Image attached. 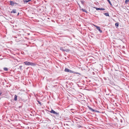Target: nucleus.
<instances>
[{
	"instance_id": "nucleus-8",
	"label": "nucleus",
	"mask_w": 129,
	"mask_h": 129,
	"mask_svg": "<svg viewBox=\"0 0 129 129\" xmlns=\"http://www.w3.org/2000/svg\"><path fill=\"white\" fill-rule=\"evenodd\" d=\"M96 9L97 10H105V9H104L103 8H96Z\"/></svg>"
},
{
	"instance_id": "nucleus-5",
	"label": "nucleus",
	"mask_w": 129,
	"mask_h": 129,
	"mask_svg": "<svg viewBox=\"0 0 129 129\" xmlns=\"http://www.w3.org/2000/svg\"><path fill=\"white\" fill-rule=\"evenodd\" d=\"M95 26L96 27V28L101 33L102 32V30H100V27L97 26Z\"/></svg>"
},
{
	"instance_id": "nucleus-2",
	"label": "nucleus",
	"mask_w": 129,
	"mask_h": 129,
	"mask_svg": "<svg viewBox=\"0 0 129 129\" xmlns=\"http://www.w3.org/2000/svg\"><path fill=\"white\" fill-rule=\"evenodd\" d=\"M64 71L66 72H69L70 73H76V72H74L73 71H71L70 70H69L67 68H66L65 69Z\"/></svg>"
},
{
	"instance_id": "nucleus-22",
	"label": "nucleus",
	"mask_w": 129,
	"mask_h": 129,
	"mask_svg": "<svg viewBox=\"0 0 129 129\" xmlns=\"http://www.w3.org/2000/svg\"><path fill=\"white\" fill-rule=\"evenodd\" d=\"M78 127H81V126H80V125H79L78 126Z\"/></svg>"
},
{
	"instance_id": "nucleus-11",
	"label": "nucleus",
	"mask_w": 129,
	"mask_h": 129,
	"mask_svg": "<svg viewBox=\"0 0 129 129\" xmlns=\"http://www.w3.org/2000/svg\"><path fill=\"white\" fill-rule=\"evenodd\" d=\"M104 14L107 16H109V13H105Z\"/></svg>"
},
{
	"instance_id": "nucleus-15",
	"label": "nucleus",
	"mask_w": 129,
	"mask_h": 129,
	"mask_svg": "<svg viewBox=\"0 0 129 129\" xmlns=\"http://www.w3.org/2000/svg\"><path fill=\"white\" fill-rule=\"evenodd\" d=\"M129 2V0H126L125 2V4H127V3Z\"/></svg>"
},
{
	"instance_id": "nucleus-20",
	"label": "nucleus",
	"mask_w": 129,
	"mask_h": 129,
	"mask_svg": "<svg viewBox=\"0 0 129 129\" xmlns=\"http://www.w3.org/2000/svg\"><path fill=\"white\" fill-rule=\"evenodd\" d=\"M38 102L40 104V105H41V103L39 101H38Z\"/></svg>"
},
{
	"instance_id": "nucleus-10",
	"label": "nucleus",
	"mask_w": 129,
	"mask_h": 129,
	"mask_svg": "<svg viewBox=\"0 0 129 129\" xmlns=\"http://www.w3.org/2000/svg\"><path fill=\"white\" fill-rule=\"evenodd\" d=\"M17 96L16 95H15V97L14 98V100L15 101H16L17 100Z\"/></svg>"
},
{
	"instance_id": "nucleus-6",
	"label": "nucleus",
	"mask_w": 129,
	"mask_h": 129,
	"mask_svg": "<svg viewBox=\"0 0 129 129\" xmlns=\"http://www.w3.org/2000/svg\"><path fill=\"white\" fill-rule=\"evenodd\" d=\"M10 5L11 6H13L14 5V4H18L16 3L15 2H14L13 1H10Z\"/></svg>"
},
{
	"instance_id": "nucleus-24",
	"label": "nucleus",
	"mask_w": 129,
	"mask_h": 129,
	"mask_svg": "<svg viewBox=\"0 0 129 129\" xmlns=\"http://www.w3.org/2000/svg\"><path fill=\"white\" fill-rule=\"evenodd\" d=\"M78 4L79 5V6L80 7V6L79 4Z\"/></svg>"
},
{
	"instance_id": "nucleus-3",
	"label": "nucleus",
	"mask_w": 129,
	"mask_h": 129,
	"mask_svg": "<svg viewBox=\"0 0 129 129\" xmlns=\"http://www.w3.org/2000/svg\"><path fill=\"white\" fill-rule=\"evenodd\" d=\"M50 112L51 113H53L55 114H56L57 116H59V113H58L55 112L52 109L51 110V111H50Z\"/></svg>"
},
{
	"instance_id": "nucleus-7",
	"label": "nucleus",
	"mask_w": 129,
	"mask_h": 129,
	"mask_svg": "<svg viewBox=\"0 0 129 129\" xmlns=\"http://www.w3.org/2000/svg\"><path fill=\"white\" fill-rule=\"evenodd\" d=\"M11 13H16V9H13L12 11H11Z\"/></svg>"
},
{
	"instance_id": "nucleus-9",
	"label": "nucleus",
	"mask_w": 129,
	"mask_h": 129,
	"mask_svg": "<svg viewBox=\"0 0 129 129\" xmlns=\"http://www.w3.org/2000/svg\"><path fill=\"white\" fill-rule=\"evenodd\" d=\"M31 1V0H24L23 2L24 3H27V2H29V1Z\"/></svg>"
},
{
	"instance_id": "nucleus-12",
	"label": "nucleus",
	"mask_w": 129,
	"mask_h": 129,
	"mask_svg": "<svg viewBox=\"0 0 129 129\" xmlns=\"http://www.w3.org/2000/svg\"><path fill=\"white\" fill-rule=\"evenodd\" d=\"M107 1L109 3V4L111 5V6H112V5L111 4V2H110V1L109 0H107Z\"/></svg>"
},
{
	"instance_id": "nucleus-19",
	"label": "nucleus",
	"mask_w": 129,
	"mask_h": 129,
	"mask_svg": "<svg viewBox=\"0 0 129 129\" xmlns=\"http://www.w3.org/2000/svg\"><path fill=\"white\" fill-rule=\"evenodd\" d=\"M81 4H84V1H81Z\"/></svg>"
},
{
	"instance_id": "nucleus-13",
	"label": "nucleus",
	"mask_w": 129,
	"mask_h": 129,
	"mask_svg": "<svg viewBox=\"0 0 129 129\" xmlns=\"http://www.w3.org/2000/svg\"><path fill=\"white\" fill-rule=\"evenodd\" d=\"M89 109H90L91 110L93 111H94V110H93V109H92V108H90V107H89Z\"/></svg>"
},
{
	"instance_id": "nucleus-16",
	"label": "nucleus",
	"mask_w": 129,
	"mask_h": 129,
	"mask_svg": "<svg viewBox=\"0 0 129 129\" xmlns=\"http://www.w3.org/2000/svg\"><path fill=\"white\" fill-rule=\"evenodd\" d=\"M119 25V24L118 23H116L115 24V25L116 26H118Z\"/></svg>"
},
{
	"instance_id": "nucleus-18",
	"label": "nucleus",
	"mask_w": 129,
	"mask_h": 129,
	"mask_svg": "<svg viewBox=\"0 0 129 129\" xmlns=\"http://www.w3.org/2000/svg\"><path fill=\"white\" fill-rule=\"evenodd\" d=\"M22 66H19V68L20 69V70H22Z\"/></svg>"
},
{
	"instance_id": "nucleus-21",
	"label": "nucleus",
	"mask_w": 129,
	"mask_h": 129,
	"mask_svg": "<svg viewBox=\"0 0 129 129\" xmlns=\"http://www.w3.org/2000/svg\"><path fill=\"white\" fill-rule=\"evenodd\" d=\"M82 10L84 12H86V10H83V9H82Z\"/></svg>"
},
{
	"instance_id": "nucleus-14",
	"label": "nucleus",
	"mask_w": 129,
	"mask_h": 129,
	"mask_svg": "<svg viewBox=\"0 0 129 129\" xmlns=\"http://www.w3.org/2000/svg\"><path fill=\"white\" fill-rule=\"evenodd\" d=\"M89 109H90L91 110L93 111H94V110H93V109H92V108H90V107H89Z\"/></svg>"
},
{
	"instance_id": "nucleus-1",
	"label": "nucleus",
	"mask_w": 129,
	"mask_h": 129,
	"mask_svg": "<svg viewBox=\"0 0 129 129\" xmlns=\"http://www.w3.org/2000/svg\"><path fill=\"white\" fill-rule=\"evenodd\" d=\"M24 63L26 65H34V64L33 63L30 62H28L27 61L24 62Z\"/></svg>"
},
{
	"instance_id": "nucleus-23",
	"label": "nucleus",
	"mask_w": 129,
	"mask_h": 129,
	"mask_svg": "<svg viewBox=\"0 0 129 129\" xmlns=\"http://www.w3.org/2000/svg\"><path fill=\"white\" fill-rule=\"evenodd\" d=\"M19 15V13H18V14L17 15L18 16Z\"/></svg>"
},
{
	"instance_id": "nucleus-17",
	"label": "nucleus",
	"mask_w": 129,
	"mask_h": 129,
	"mask_svg": "<svg viewBox=\"0 0 129 129\" xmlns=\"http://www.w3.org/2000/svg\"><path fill=\"white\" fill-rule=\"evenodd\" d=\"M4 69L5 71H7L8 70V69L6 68H4Z\"/></svg>"
},
{
	"instance_id": "nucleus-4",
	"label": "nucleus",
	"mask_w": 129,
	"mask_h": 129,
	"mask_svg": "<svg viewBox=\"0 0 129 129\" xmlns=\"http://www.w3.org/2000/svg\"><path fill=\"white\" fill-rule=\"evenodd\" d=\"M60 49L62 51H69V50H68V49H64L63 48V47H61L60 48Z\"/></svg>"
}]
</instances>
